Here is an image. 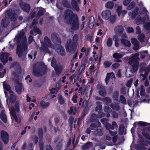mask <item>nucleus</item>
I'll list each match as a JSON object with an SVG mask.
<instances>
[{"instance_id":"f257e3e1","label":"nucleus","mask_w":150,"mask_h":150,"mask_svg":"<svg viewBox=\"0 0 150 150\" xmlns=\"http://www.w3.org/2000/svg\"><path fill=\"white\" fill-rule=\"evenodd\" d=\"M3 84L11 117L12 119L13 118L16 122L19 123L20 122L21 119L19 116L16 114V113L19 111L18 103L15 101V96L11 91L9 85L5 82H3Z\"/></svg>"},{"instance_id":"f03ea898","label":"nucleus","mask_w":150,"mask_h":150,"mask_svg":"<svg viewBox=\"0 0 150 150\" xmlns=\"http://www.w3.org/2000/svg\"><path fill=\"white\" fill-rule=\"evenodd\" d=\"M25 31L24 30H22L15 38V40L17 42L21 41V43H23L22 47L18 45L17 47V54L20 57H21L23 54H26L27 52V43L25 42L26 36L25 35Z\"/></svg>"},{"instance_id":"7ed1b4c3","label":"nucleus","mask_w":150,"mask_h":150,"mask_svg":"<svg viewBox=\"0 0 150 150\" xmlns=\"http://www.w3.org/2000/svg\"><path fill=\"white\" fill-rule=\"evenodd\" d=\"M65 19L67 23L69 24L72 28L77 29L79 27V24L77 16L74 14L70 10H68L65 14Z\"/></svg>"},{"instance_id":"20e7f679","label":"nucleus","mask_w":150,"mask_h":150,"mask_svg":"<svg viewBox=\"0 0 150 150\" xmlns=\"http://www.w3.org/2000/svg\"><path fill=\"white\" fill-rule=\"evenodd\" d=\"M128 15L129 16H131V18L132 19H134L135 18H137L136 21V23L138 25L143 23L144 25V28L146 30H149L150 29V21L148 19L145 20L143 18L141 19V14H138L137 13V11L133 12L131 14L130 13H129Z\"/></svg>"},{"instance_id":"39448f33","label":"nucleus","mask_w":150,"mask_h":150,"mask_svg":"<svg viewBox=\"0 0 150 150\" xmlns=\"http://www.w3.org/2000/svg\"><path fill=\"white\" fill-rule=\"evenodd\" d=\"M78 40V36L75 35L73 37V41L70 40L68 41L66 46V51L69 52H74L76 49Z\"/></svg>"},{"instance_id":"423d86ee","label":"nucleus","mask_w":150,"mask_h":150,"mask_svg":"<svg viewBox=\"0 0 150 150\" xmlns=\"http://www.w3.org/2000/svg\"><path fill=\"white\" fill-rule=\"evenodd\" d=\"M138 55V54H135L130 59L129 62V64L132 66L130 71L132 73L137 71L138 68L139 66L138 61L139 60Z\"/></svg>"},{"instance_id":"0eeeda50","label":"nucleus","mask_w":150,"mask_h":150,"mask_svg":"<svg viewBox=\"0 0 150 150\" xmlns=\"http://www.w3.org/2000/svg\"><path fill=\"white\" fill-rule=\"evenodd\" d=\"M44 42V44L42 45L40 48V51L42 53L44 54L48 52L50 47L55 48L53 46L51 45L50 40L47 37H45Z\"/></svg>"},{"instance_id":"6e6552de","label":"nucleus","mask_w":150,"mask_h":150,"mask_svg":"<svg viewBox=\"0 0 150 150\" xmlns=\"http://www.w3.org/2000/svg\"><path fill=\"white\" fill-rule=\"evenodd\" d=\"M101 122L105 125L107 129L110 130V129H115L117 128V125L115 122H113L112 123V125L111 126L108 123V120L105 119H102L101 120Z\"/></svg>"},{"instance_id":"1a4fd4ad","label":"nucleus","mask_w":150,"mask_h":150,"mask_svg":"<svg viewBox=\"0 0 150 150\" xmlns=\"http://www.w3.org/2000/svg\"><path fill=\"white\" fill-rule=\"evenodd\" d=\"M56 62L55 59L53 58L52 60L51 65L54 68L55 71L57 73H59L61 71L62 67L60 66L57 65L56 64Z\"/></svg>"},{"instance_id":"9d476101","label":"nucleus","mask_w":150,"mask_h":150,"mask_svg":"<svg viewBox=\"0 0 150 150\" xmlns=\"http://www.w3.org/2000/svg\"><path fill=\"white\" fill-rule=\"evenodd\" d=\"M102 18L105 20L110 19L111 17V13L110 11L106 10L103 11L101 13Z\"/></svg>"},{"instance_id":"9b49d317","label":"nucleus","mask_w":150,"mask_h":150,"mask_svg":"<svg viewBox=\"0 0 150 150\" xmlns=\"http://www.w3.org/2000/svg\"><path fill=\"white\" fill-rule=\"evenodd\" d=\"M115 79L114 74L113 72H111L107 74L105 81L106 84H108L110 81L112 82V81H114Z\"/></svg>"},{"instance_id":"f8f14e48","label":"nucleus","mask_w":150,"mask_h":150,"mask_svg":"<svg viewBox=\"0 0 150 150\" xmlns=\"http://www.w3.org/2000/svg\"><path fill=\"white\" fill-rule=\"evenodd\" d=\"M144 143L145 144L143 145H142L141 146H140L138 144H135L134 145V147L137 150H144L146 149L147 148L145 146H146V144H150V142L146 140L144 142Z\"/></svg>"},{"instance_id":"ddd939ff","label":"nucleus","mask_w":150,"mask_h":150,"mask_svg":"<svg viewBox=\"0 0 150 150\" xmlns=\"http://www.w3.org/2000/svg\"><path fill=\"white\" fill-rule=\"evenodd\" d=\"M2 139L5 144L8 143V135L7 132L5 131H2L1 133Z\"/></svg>"},{"instance_id":"4468645a","label":"nucleus","mask_w":150,"mask_h":150,"mask_svg":"<svg viewBox=\"0 0 150 150\" xmlns=\"http://www.w3.org/2000/svg\"><path fill=\"white\" fill-rule=\"evenodd\" d=\"M15 88L16 92L20 93L22 91V88L21 83L18 80H16L15 82Z\"/></svg>"},{"instance_id":"2eb2a0df","label":"nucleus","mask_w":150,"mask_h":150,"mask_svg":"<svg viewBox=\"0 0 150 150\" xmlns=\"http://www.w3.org/2000/svg\"><path fill=\"white\" fill-rule=\"evenodd\" d=\"M9 55V54L7 53L1 54L0 55V59L3 64H5L7 62L8 59V57Z\"/></svg>"},{"instance_id":"dca6fc26","label":"nucleus","mask_w":150,"mask_h":150,"mask_svg":"<svg viewBox=\"0 0 150 150\" xmlns=\"http://www.w3.org/2000/svg\"><path fill=\"white\" fill-rule=\"evenodd\" d=\"M97 88L99 90V93L101 96H104L105 95L106 93L104 87L100 85H99L97 86Z\"/></svg>"},{"instance_id":"f3484780","label":"nucleus","mask_w":150,"mask_h":150,"mask_svg":"<svg viewBox=\"0 0 150 150\" xmlns=\"http://www.w3.org/2000/svg\"><path fill=\"white\" fill-rule=\"evenodd\" d=\"M131 42L134 46V49L135 50H138L139 48V42L134 38L131 39Z\"/></svg>"},{"instance_id":"a211bd4d","label":"nucleus","mask_w":150,"mask_h":150,"mask_svg":"<svg viewBox=\"0 0 150 150\" xmlns=\"http://www.w3.org/2000/svg\"><path fill=\"white\" fill-rule=\"evenodd\" d=\"M146 66V64L145 63H142L141 64L140 68V71L141 73L144 70L145 71V74L147 75L148 73L150 71V65L146 69H145V67Z\"/></svg>"},{"instance_id":"6ab92c4d","label":"nucleus","mask_w":150,"mask_h":150,"mask_svg":"<svg viewBox=\"0 0 150 150\" xmlns=\"http://www.w3.org/2000/svg\"><path fill=\"white\" fill-rule=\"evenodd\" d=\"M123 30V27L121 26H117L114 29V32L116 35H120Z\"/></svg>"},{"instance_id":"aec40b11","label":"nucleus","mask_w":150,"mask_h":150,"mask_svg":"<svg viewBox=\"0 0 150 150\" xmlns=\"http://www.w3.org/2000/svg\"><path fill=\"white\" fill-rule=\"evenodd\" d=\"M100 124L99 121H98L97 122V124L95 125L93 123H92L91 125V128H96L97 127H98L100 126ZM91 130V128H89L87 129L86 130V132L87 133H89L90 132V131Z\"/></svg>"},{"instance_id":"412c9836","label":"nucleus","mask_w":150,"mask_h":150,"mask_svg":"<svg viewBox=\"0 0 150 150\" xmlns=\"http://www.w3.org/2000/svg\"><path fill=\"white\" fill-rule=\"evenodd\" d=\"M20 6L22 8L26 11H29L30 7L29 4L22 2L20 4Z\"/></svg>"},{"instance_id":"4be33fe9","label":"nucleus","mask_w":150,"mask_h":150,"mask_svg":"<svg viewBox=\"0 0 150 150\" xmlns=\"http://www.w3.org/2000/svg\"><path fill=\"white\" fill-rule=\"evenodd\" d=\"M122 9V7L121 6H118L117 8V11L118 13V15L119 16H120L121 13H122V16H124L127 13V11L125 10H123V11H121Z\"/></svg>"},{"instance_id":"5701e85b","label":"nucleus","mask_w":150,"mask_h":150,"mask_svg":"<svg viewBox=\"0 0 150 150\" xmlns=\"http://www.w3.org/2000/svg\"><path fill=\"white\" fill-rule=\"evenodd\" d=\"M138 39L141 42H144V45H146L147 43V41H145V37L144 34H141L139 35L138 36Z\"/></svg>"},{"instance_id":"b1692460","label":"nucleus","mask_w":150,"mask_h":150,"mask_svg":"<svg viewBox=\"0 0 150 150\" xmlns=\"http://www.w3.org/2000/svg\"><path fill=\"white\" fill-rule=\"evenodd\" d=\"M121 42L125 46L129 47L131 45L130 42L128 40L125 39H122Z\"/></svg>"},{"instance_id":"393cba45","label":"nucleus","mask_w":150,"mask_h":150,"mask_svg":"<svg viewBox=\"0 0 150 150\" xmlns=\"http://www.w3.org/2000/svg\"><path fill=\"white\" fill-rule=\"evenodd\" d=\"M113 39L115 40V45L116 47H118L119 46V39L118 35H115L113 37Z\"/></svg>"},{"instance_id":"a878e982","label":"nucleus","mask_w":150,"mask_h":150,"mask_svg":"<svg viewBox=\"0 0 150 150\" xmlns=\"http://www.w3.org/2000/svg\"><path fill=\"white\" fill-rule=\"evenodd\" d=\"M124 54H122L115 52L113 54L112 56L115 59H120L121 58Z\"/></svg>"},{"instance_id":"bb28decb","label":"nucleus","mask_w":150,"mask_h":150,"mask_svg":"<svg viewBox=\"0 0 150 150\" xmlns=\"http://www.w3.org/2000/svg\"><path fill=\"white\" fill-rule=\"evenodd\" d=\"M114 4L112 1H108L105 4V6L106 8H109L112 9L113 6Z\"/></svg>"},{"instance_id":"cd10ccee","label":"nucleus","mask_w":150,"mask_h":150,"mask_svg":"<svg viewBox=\"0 0 150 150\" xmlns=\"http://www.w3.org/2000/svg\"><path fill=\"white\" fill-rule=\"evenodd\" d=\"M69 124L71 127H74L75 123V121L72 117H70L69 119Z\"/></svg>"},{"instance_id":"c85d7f7f","label":"nucleus","mask_w":150,"mask_h":150,"mask_svg":"<svg viewBox=\"0 0 150 150\" xmlns=\"http://www.w3.org/2000/svg\"><path fill=\"white\" fill-rule=\"evenodd\" d=\"M71 4L72 6L77 11L79 10V8L78 7L76 1L75 0H72L71 1Z\"/></svg>"},{"instance_id":"c756f323","label":"nucleus","mask_w":150,"mask_h":150,"mask_svg":"<svg viewBox=\"0 0 150 150\" xmlns=\"http://www.w3.org/2000/svg\"><path fill=\"white\" fill-rule=\"evenodd\" d=\"M33 31L37 33L38 34H40L41 33L40 30L35 26H34L33 30H31L30 32V34L31 35L34 34V33H33Z\"/></svg>"},{"instance_id":"7c9ffc66","label":"nucleus","mask_w":150,"mask_h":150,"mask_svg":"<svg viewBox=\"0 0 150 150\" xmlns=\"http://www.w3.org/2000/svg\"><path fill=\"white\" fill-rule=\"evenodd\" d=\"M76 111V109L75 108L71 107L70 108L69 110L68 111V112L69 114H72L74 115L75 114Z\"/></svg>"},{"instance_id":"2f4dec72","label":"nucleus","mask_w":150,"mask_h":150,"mask_svg":"<svg viewBox=\"0 0 150 150\" xmlns=\"http://www.w3.org/2000/svg\"><path fill=\"white\" fill-rule=\"evenodd\" d=\"M113 43L112 40L111 38L109 37L106 41V44L108 47H111Z\"/></svg>"},{"instance_id":"473e14b6","label":"nucleus","mask_w":150,"mask_h":150,"mask_svg":"<svg viewBox=\"0 0 150 150\" xmlns=\"http://www.w3.org/2000/svg\"><path fill=\"white\" fill-rule=\"evenodd\" d=\"M57 52L59 53L61 55H64L65 54V52L64 49L62 47H59L57 49Z\"/></svg>"},{"instance_id":"72a5a7b5","label":"nucleus","mask_w":150,"mask_h":150,"mask_svg":"<svg viewBox=\"0 0 150 150\" xmlns=\"http://www.w3.org/2000/svg\"><path fill=\"white\" fill-rule=\"evenodd\" d=\"M97 106L96 107V110L98 112H100L102 108V106L100 105V102H97L96 103Z\"/></svg>"},{"instance_id":"f704fd0d","label":"nucleus","mask_w":150,"mask_h":150,"mask_svg":"<svg viewBox=\"0 0 150 150\" xmlns=\"http://www.w3.org/2000/svg\"><path fill=\"white\" fill-rule=\"evenodd\" d=\"M0 117L2 120L5 123L7 122V118L6 115L3 112H1V114Z\"/></svg>"},{"instance_id":"c9c22d12","label":"nucleus","mask_w":150,"mask_h":150,"mask_svg":"<svg viewBox=\"0 0 150 150\" xmlns=\"http://www.w3.org/2000/svg\"><path fill=\"white\" fill-rule=\"evenodd\" d=\"M38 9L39 11L38 13V15L40 16L43 15L44 12L45 11L44 9L41 7H38Z\"/></svg>"},{"instance_id":"e433bc0d","label":"nucleus","mask_w":150,"mask_h":150,"mask_svg":"<svg viewBox=\"0 0 150 150\" xmlns=\"http://www.w3.org/2000/svg\"><path fill=\"white\" fill-rule=\"evenodd\" d=\"M40 105L43 108H46L49 105V103L48 102L45 103L44 101L42 100L40 103Z\"/></svg>"},{"instance_id":"4c0bfd02","label":"nucleus","mask_w":150,"mask_h":150,"mask_svg":"<svg viewBox=\"0 0 150 150\" xmlns=\"http://www.w3.org/2000/svg\"><path fill=\"white\" fill-rule=\"evenodd\" d=\"M124 127L123 125H121L119 128V133L120 134H122L124 133Z\"/></svg>"},{"instance_id":"58836bf2","label":"nucleus","mask_w":150,"mask_h":150,"mask_svg":"<svg viewBox=\"0 0 150 150\" xmlns=\"http://www.w3.org/2000/svg\"><path fill=\"white\" fill-rule=\"evenodd\" d=\"M92 144L91 142H88L86 143L83 146V149H86L92 146Z\"/></svg>"},{"instance_id":"ea45409f","label":"nucleus","mask_w":150,"mask_h":150,"mask_svg":"<svg viewBox=\"0 0 150 150\" xmlns=\"http://www.w3.org/2000/svg\"><path fill=\"white\" fill-rule=\"evenodd\" d=\"M46 71H44L43 73H40V71H33V74L34 75L36 76H40L42 75V74H44Z\"/></svg>"},{"instance_id":"a19ab883","label":"nucleus","mask_w":150,"mask_h":150,"mask_svg":"<svg viewBox=\"0 0 150 150\" xmlns=\"http://www.w3.org/2000/svg\"><path fill=\"white\" fill-rule=\"evenodd\" d=\"M140 94L141 96H144L145 94V89L144 86L142 85L141 86L140 88Z\"/></svg>"},{"instance_id":"79ce46f5","label":"nucleus","mask_w":150,"mask_h":150,"mask_svg":"<svg viewBox=\"0 0 150 150\" xmlns=\"http://www.w3.org/2000/svg\"><path fill=\"white\" fill-rule=\"evenodd\" d=\"M9 16L11 20L13 21H15L17 18V15L13 13H12L11 15H10Z\"/></svg>"},{"instance_id":"37998d69","label":"nucleus","mask_w":150,"mask_h":150,"mask_svg":"<svg viewBox=\"0 0 150 150\" xmlns=\"http://www.w3.org/2000/svg\"><path fill=\"white\" fill-rule=\"evenodd\" d=\"M82 106L83 108H84L85 109H87L88 106V101L85 100L83 102V104Z\"/></svg>"},{"instance_id":"c03bdc74","label":"nucleus","mask_w":150,"mask_h":150,"mask_svg":"<svg viewBox=\"0 0 150 150\" xmlns=\"http://www.w3.org/2000/svg\"><path fill=\"white\" fill-rule=\"evenodd\" d=\"M39 145L40 150H43L44 143L42 139H40Z\"/></svg>"},{"instance_id":"a18cd8bd","label":"nucleus","mask_w":150,"mask_h":150,"mask_svg":"<svg viewBox=\"0 0 150 150\" xmlns=\"http://www.w3.org/2000/svg\"><path fill=\"white\" fill-rule=\"evenodd\" d=\"M148 124L145 122H137V125L140 126H145L147 125Z\"/></svg>"},{"instance_id":"49530a36","label":"nucleus","mask_w":150,"mask_h":150,"mask_svg":"<svg viewBox=\"0 0 150 150\" xmlns=\"http://www.w3.org/2000/svg\"><path fill=\"white\" fill-rule=\"evenodd\" d=\"M111 64V62L106 61L104 62V65L105 67H110Z\"/></svg>"},{"instance_id":"de8ad7c7","label":"nucleus","mask_w":150,"mask_h":150,"mask_svg":"<svg viewBox=\"0 0 150 150\" xmlns=\"http://www.w3.org/2000/svg\"><path fill=\"white\" fill-rule=\"evenodd\" d=\"M120 66V64L118 63H115L113 64L112 67L113 69H116L118 68Z\"/></svg>"},{"instance_id":"09e8293b","label":"nucleus","mask_w":150,"mask_h":150,"mask_svg":"<svg viewBox=\"0 0 150 150\" xmlns=\"http://www.w3.org/2000/svg\"><path fill=\"white\" fill-rule=\"evenodd\" d=\"M111 106L113 110H118L119 108L118 105L117 104H115L114 105H111Z\"/></svg>"},{"instance_id":"8fccbe9b","label":"nucleus","mask_w":150,"mask_h":150,"mask_svg":"<svg viewBox=\"0 0 150 150\" xmlns=\"http://www.w3.org/2000/svg\"><path fill=\"white\" fill-rule=\"evenodd\" d=\"M33 55L34 59H35V56L36 55V52H34L33 53L31 54H28V56L29 57H30L31 59L33 58Z\"/></svg>"},{"instance_id":"3c124183","label":"nucleus","mask_w":150,"mask_h":150,"mask_svg":"<svg viewBox=\"0 0 150 150\" xmlns=\"http://www.w3.org/2000/svg\"><path fill=\"white\" fill-rule=\"evenodd\" d=\"M132 82V79H130V80H129L126 83V86L128 87H130Z\"/></svg>"},{"instance_id":"603ef678","label":"nucleus","mask_w":150,"mask_h":150,"mask_svg":"<svg viewBox=\"0 0 150 150\" xmlns=\"http://www.w3.org/2000/svg\"><path fill=\"white\" fill-rule=\"evenodd\" d=\"M96 117L97 116L95 114H93L91 117L90 121L91 122H93L95 119Z\"/></svg>"},{"instance_id":"864d4df0","label":"nucleus","mask_w":150,"mask_h":150,"mask_svg":"<svg viewBox=\"0 0 150 150\" xmlns=\"http://www.w3.org/2000/svg\"><path fill=\"white\" fill-rule=\"evenodd\" d=\"M135 4L134 2H132L128 7L127 8L128 10H130L134 6Z\"/></svg>"},{"instance_id":"5fc2aeb1","label":"nucleus","mask_w":150,"mask_h":150,"mask_svg":"<svg viewBox=\"0 0 150 150\" xmlns=\"http://www.w3.org/2000/svg\"><path fill=\"white\" fill-rule=\"evenodd\" d=\"M77 96L76 95H74L72 98V100L74 103H76L77 101Z\"/></svg>"},{"instance_id":"6e6d98bb","label":"nucleus","mask_w":150,"mask_h":150,"mask_svg":"<svg viewBox=\"0 0 150 150\" xmlns=\"http://www.w3.org/2000/svg\"><path fill=\"white\" fill-rule=\"evenodd\" d=\"M120 99L121 102L123 103H126V100L124 96H120Z\"/></svg>"},{"instance_id":"4d7b16f0","label":"nucleus","mask_w":150,"mask_h":150,"mask_svg":"<svg viewBox=\"0 0 150 150\" xmlns=\"http://www.w3.org/2000/svg\"><path fill=\"white\" fill-rule=\"evenodd\" d=\"M127 31L128 33H131L134 31V30L132 28L128 27L127 28Z\"/></svg>"},{"instance_id":"13d9d810","label":"nucleus","mask_w":150,"mask_h":150,"mask_svg":"<svg viewBox=\"0 0 150 150\" xmlns=\"http://www.w3.org/2000/svg\"><path fill=\"white\" fill-rule=\"evenodd\" d=\"M148 52L147 51H145L144 52H142L141 54V57L142 58H144L145 56V54H146Z\"/></svg>"},{"instance_id":"bf43d9fd","label":"nucleus","mask_w":150,"mask_h":150,"mask_svg":"<svg viewBox=\"0 0 150 150\" xmlns=\"http://www.w3.org/2000/svg\"><path fill=\"white\" fill-rule=\"evenodd\" d=\"M104 101L106 103V104H107V105L109 103L111 102V100L108 98L106 97L105 98Z\"/></svg>"},{"instance_id":"052dcab7","label":"nucleus","mask_w":150,"mask_h":150,"mask_svg":"<svg viewBox=\"0 0 150 150\" xmlns=\"http://www.w3.org/2000/svg\"><path fill=\"white\" fill-rule=\"evenodd\" d=\"M57 89L54 88H53L50 90V93L51 94L57 92Z\"/></svg>"},{"instance_id":"680f3d73","label":"nucleus","mask_w":150,"mask_h":150,"mask_svg":"<svg viewBox=\"0 0 150 150\" xmlns=\"http://www.w3.org/2000/svg\"><path fill=\"white\" fill-rule=\"evenodd\" d=\"M98 132L96 133V134L98 135H101L103 134L102 131L100 129H98L97 130Z\"/></svg>"},{"instance_id":"e2e57ef3","label":"nucleus","mask_w":150,"mask_h":150,"mask_svg":"<svg viewBox=\"0 0 150 150\" xmlns=\"http://www.w3.org/2000/svg\"><path fill=\"white\" fill-rule=\"evenodd\" d=\"M63 5L64 6L67 7H69V4L68 3V2L67 1H65L63 2Z\"/></svg>"},{"instance_id":"0e129e2a","label":"nucleus","mask_w":150,"mask_h":150,"mask_svg":"<svg viewBox=\"0 0 150 150\" xmlns=\"http://www.w3.org/2000/svg\"><path fill=\"white\" fill-rule=\"evenodd\" d=\"M118 95V93L117 92H116L114 93L113 95V98L115 100H117Z\"/></svg>"},{"instance_id":"69168bd1","label":"nucleus","mask_w":150,"mask_h":150,"mask_svg":"<svg viewBox=\"0 0 150 150\" xmlns=\"http://www.w3.org/2000/svg\"><path fill=\"white\" fill-rule=\"evenodd\" d=\"M104 110L105 112H109L111 111V110L108 107H105L104 108Z\"/></svg>"},{"instance_id":"338daca9","label":"nucleus","mask_w":150,"mask_h":150,"mask_svg":"<svg viewBox=\"0 0 150 150\" xmlns=\"http://www.w3.org/2000/svg\"><path fill=\"white\" fill-rule=\"evenodd\" d=\"M59 100L60 104H63L64 103V100L62 97L60 96Z\"/></svg>"},{"instance_id":"774afa93","label":"nucleus","mask_w":150,"mask_h":150,"mask_svg":"<svg viewBox=\"0 0 150 150\" xmlns=\"http://www.w3.org/2000/svg\"><path fill=\"white\" fill-rule=\"evenodd\" d=\"M46 150H53V149L50 145H46Z\"/></svg>"}]
</instances>
